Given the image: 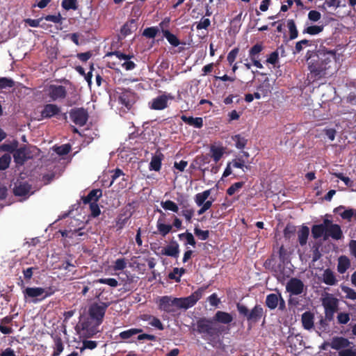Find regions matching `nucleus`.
<instances>
[{"mask_svg": "<svg viewBox=\"0 0 356 356\" xmlns=\"http://www.w3.org/2000/svg\"><path fill=\"white\" fill-rule=\"evenodd\" d=\"M306 57L309 70V77L315 81L325 77L328 71L335 65L337 51L320 46L315 52L308 51Z\"/></svg>", "mask_w": 356, "mask_h": 356, "instance_id": "nucleus-1", "label": "nucleus"}, {"mask_svg": "<svg viewBox=\"0 0 356 356\" xmlns=\"http://www.w3.org/2000/svg\"><path fill=\"white\" fill-rule=\"evenodd\" d=\"M207 287V286H202L185 298H174L171 296L159 297L156 301L158 309L168 314H173L178 309H187L192 307L202 297Z\"/></svg>", "mask_w": 356, "mask_h": 356, "instance_id": "nucleus-2", "label": "nucleus"}, {"mask_svg": "<svg viewBox=\"0 0 356 356\" xmlns=\"http://www.w3.org/2000/svg\"><path fill=\"white\" fill-rule=\"evenodd\" d=\"M194 330L212 346L220 342V335L225 332L224 326L215 323L212 318L206 317L197 320Z\"/></svg>", "mask_w": 356, "mask_h": 356, "instance_id": "nucleus-3", "label": "nucleus"}, {"mask_svg": "<svg viewBox=\"0 0 356 356\" xmlns=\"http://www.w3.org/2000/svg\"><path fill=\"white\" fill-rule=\"evenodd\" d=\"M236 309L239 315L246 319L248 325L250 327L259 322L262 318L265 319L266 317L263 307L258 304L255 305L251 310H249L245 305L238 302Z\"/></svg>", "mask_w": 356, "mask_h": 356, "instance_id": "nucleus-4", "label": "nucleus"}, {"mask_svg": "<svg viewBox=\"0 0 356 356\" xmlns=\"http://www.w3.org/2000/svg\"><path fill=\"white\" fill-rule=\"evenodd\" d=\"M111 305L110 302H101V304L93 303L88 309L90 318L95 321L97 325H100L104 317L106 309Z\"/></svg>", "mask_w": 356, "mask_h": 356, "instance_id": "nucleus-5", "label": "nucleus"}, {"mask_svg": "<svg viewBox=\"0 0 356 356\" xmlns=\"http://www.w3.org/2000/svg\"><path fill=\"white\" fill-rule=\"evenodd\" d=\"M322 305L325 309V318L328 322L332 321L338 310V300L334 297H327L323 299Z\"/></svg>", "mask_w": 356, "mask_h": 356, "instance_id": "nucleus-6", "label": "nucleus"}, {"mask_svg": "<svg viewBox=\"0 0 356 356\" xmlns=\"http://www.w3.org/2000/svg\"><path fill=\"white\" fill-rule=\"evenodd\" d=\"M13 193L15 196L21 197V200H25L33 194L32 185L27 181H17L15 184Z\"/></svg>", "mask_w": 356, "mask_h": 356, "instance_id": "nucleus-7", "label": "nucleus"}, {"mask_svg": "<svg viewBox=\"0 0 356 356\" xmlns=\"http://www.w3.org/2000/svg\"><path fill=\"white\" fill-rule=\"evenodd\" d=\"M70 118L72 121L79 127L84 126L88 119V113L83 108H74L70 110Z\"/></svg>", "mask_w": 356, "mask_h": 356, "instance_id": "nucleus-8", "label": "nucleus"}, {"mask_svg": "<svg viewBox=\"0 0 356 356\" xmlns=\"http://www.w3.org/2000/svg\"><path fill=\"white\" fill-rule=\"evenodd\" d=\"M264 47L261 44L257 43L252 46L249 50V58L253 65L257 68H263V65L260 62V53L262 51Z\"/></svg>", "mask_w": 356, "mask_h": 356, "instance_id": "nucleus-9", "label": "nucleus"}, {"mask_svg": "<svg viewBox=\"0 0 356 356\" xmlns=\"http://www.w3.org/2000/svg\"><path fill=\"white\" fill-rule=\"evenodd\" d=\"M15 162L18 165H23L26 161L31 159L32 156L31 152L26 146H23L16 149L13 154Z\"/></svg>", "mask_w": 356, "mask_h": 356, "instance_id": "nucleus-10", "label": "nucleus"}, {"mask_svg": "<svg viewBox=\"0 0 356 356\" xmlns=\"http://www.w3.org/2000/svg\"><path fill=\"white\" fill-rule=\"evenodd\" d=\"M286 289L291 295L298 296L303 292L304 284L300 280L293 277L287 282Z\"/></svg>", "mask_w": 356, "mask_h": 356, "instance_id": "nucleus-11", "label": "nucleus"}, {"mask_svg": "<svg viewBox=\"0 0 356 356\" xmlns=\"http://www.w3.org/2000/svg\"><path fill=\"white\" fill-rule=\"evenodd\" d=\"M352 343L346 338L343 337H334L328 345L331 348L338 350H344L349 348Z\"/></svg>", "mask_w": 356, "mask_h": 356, "instance_id": "nucleus-12", "label": "nucleus"}, {"mask_svg": "<svg viewBox=\"0 0 356 356\" xmlns=\"http://www.w3.org/2000/svg\"><path fill=\"white\" fill-rule=\"evenodd\" d=\"M118 101L119 104L124 106L128 110L131 109L134 103V93L131 91L125 90L120 93Z\"/></svg>", "mask_w": 356, "mask_h": 356, "instance_id": "nucleus-13", "label": "nucleus"}, {"mask_svg": "<svg viewBox=\"0 0 356 356\" xmlns=\"http://www.w3.org/2000/svg\"><path fill=\"white\" fill-rule=\"evenodd\" d=\"M67 91L63 86L51 85L49 88V96L53 101L58 99H64Z\"/></svg>", "mask_w": 356, "mask_h": 356, "instance_id": "nucleus-14", "label": "nucleus"}, {"mask_svg": "<svg viewBox=\"0 0 356 356\" xmlns=\"http://www.w3.org/2000/svg\"><path fill=\"white\" fill-rule=\"evenodd\" d=\"M60 113V108L56 104H47L43 107L41 111V116L42 118H51Z\"/></svg>", "mask_w": 356, "mask_h": 356, "instance_id": "nucleus-15", "label": "nucleus"}, {"mask_svg": "<svg viewBox=\"0 0 356 356\" xmlns=\"http://www.w3.org/2000/svg\"><path fill=\"white\" fill-rule=\"evenodd\" d=\"M168 106V103L166 102V98L162 95L152 99V101L149 102V107L152 110H163Z\"/></svg>", "mask_w": 356, "mask_h": 356, "instance_id": "nucleus-16", "label": "nucleus"}, {"mask_svg": "<svg viewBox=\"0 0 356 356\" xmlns=\"http://www.w3.org/2000/svg\"><path fill=\"white\" fill-rule=\"evenodd\" d=\"M233 319L234 318L231 314L223 311H217L212 318L215 323L221 324H229Z\"/></svg>", "mask_w": 356, "mask_h": 356, "instance_id": "nucleus-17", "label": "nucleus"}, {"mask_svg": "<svg viewBox=\"0 0 356 356\" xmlns=\"http://www.w3.org/2000/svg\"><path fill=\"white\" fill-rule=\"evenodd\" d=\"M164 155L159 151H157L152 157L151 161L149 165V170H154L159 172L161 168L162 161Z\"/></svg>", "mask_w": 356, "mask_h": 356, "instance_id": "nucleus-18", "label": "nucleus"}, {"mask_svg": "<svg viewBox=\"0 0 356 356\" xmlns=\"http://www.w3.org/2000/svg\"><path fill=\"white\" fill-rule=\"evenodd\" d=\"M102 195V191L101 189H92L86 196L82 197L81 200L84 204H91L93 202H97Z\"/></svg>", "mask_w": 356, "mask_h": 356, "instance_id": "nucleus-19", "label": "nucleus"}, {"mask_svg": "<svg viewBox=\"0 0 356 356\" xmlns=\"http://www.w3.org/2000/svg\"><path fill=\"white\" fill-rule=\"evenodd\" d=\"M138 28L137 20L134 19H129L127 21L121 28L120 32L122 35L126 37L130 35Z\"/></svg>", "mask_w": 356, "mask_h": 356, "instance_id": "nucleus-20", "label": "nucleus"}, {"mask_svg": "<svg viewBox=\"0 0 356 356\" xmlns=\"http://www.w3.org/2000/svg\"><path fill=\"white\" fill-rule=\"evenodd\" d=\"M330 236L334 240H339L343 236V232L341 227L337 224H334L328 227L326 230V237Z\"/></svg>", "mask_w": 356, "mask_h": 356, "instance_id": "nucleus-21", "label": "nucleus"}, {"mask_svg": "<svg viewBox=\"0 0 356 356\" xmlns=\"http://www.w3.org/2000/svg\"><path fill=\"white\" fill-rule=\"evenodd\" d=\"M179 253V246L177 241H172L170 245H168L162 250V254L166 256L177 258Z\"/></svg>", "mask_w": 356, "mask_h": 356, "instance_id": "nucleus-22", "label": "nucleus"}, {"mask_svg": "<svg viewBox=\"0 0 356 356\" xmlns=\"http://www.w3.org/2000/svg\"><path fill=\"white\" fill-rule=\"evenodd\" d=\"M181 119L186 124L195 128L200 129L203 127V119L200 117L193 118V116L188 117L185 115H182Z\"/></svg>", "mask_w": 356, "mask_h": 356, "instance_id": "nucleus-23", "label": "nucleus"}, {"mask_svg": "<svg viewBox=\"0 0 356 356\" xmlns=\"http://www.w3.org/2000/svg\"><path fill=\"white\" fill-rule=\"evenodd\" d=\"M181 206V215L185 218L186 220L188 222H191L192 218L194 216V209L190 208V205L187 200L182 201L179 203Z\"/></svg>", "mask_w": 356, "mask_h": 356, "instance_id": "nucleus-24", "label": "nucleus"}, {"mask_svg": "<svg viewBox=\"0 0 356 356\" xmlns=\"http://www.w3.org/2000/svg\"><path fill=\"white\" fill-rule=\"evenodd\" d=\"M323 282L327 285L333 286L337 283L338 280L332 270L326 268L323 273Z\"/></svg>", "mask_w": 356, "mask_h": 356, "instance_id": "nucleus-25", "label": "nucleus"}, {"mask_svg": "<svg viewBox=\"0 0 356 356\" xmlns=\"http://www.w3.org/2000/svg\"><path fill=\"white\" fill-rule=\"evenodd\" d=\"M314 314L310 312H305L302 314L301 321L305 330H309L314 327Z\"/></svg>", "mask_w": 356, "mask_h": 356, "instance_id": "nucleus-26", "label": "nucleus"}, {"mask_svg": "<svg viewBox=\"0 0 356 356\" xmlns=\"http://www.w3.org/2000/svg\"><path fill=\"white\" fill-rule=\"evenodd\" d=\"M210 152L211 157L213 161L217 163L218 162L225 152V148L222 146H216L214 145H211Z\"/></svg>", "mask_w": 356, "mask_h": 356, "instance_id": "nucleus-27", "label": "nucleus"}, {"mask_svg": "<svg viewBox=\"0 0 356 356\" xmlns=\"http://www.w3.org/2000/svg\"><path fill=\"white\" fill-rule=\"evenodd\" d=\"M280 293H270L267 295L265 304L266 306L270 309H275L278 306Z\"/></svg>", "mask_w": 356, "mask_h": 356, "instance_id": "nucleus-28", "label": "nucleus"}, {"mask_svg": "<svg viewBox=\"0 0 356 356\" xmlns=\"http://www.w3.org/2000/svg\"><path fill=\"white\" fill-rule=\"evenodd\" d=\"M309 234V229L306 225H302L298 232V239L300 246H305L307 243Z\"/></svg>", "mask_w": 356, "mask_h": 356, "instance_id": "nucleus-29", "label": "nucleus"}, {"mask_svg": "<svg viewBox=\"0 0 356 356\" xmlns=\"http://www.w3.org/2000/svg\"><path fill=\"white\" fill-rule=\"evenodd\" d=\"M45 292L44 289L41 287H27L24 291L25 297L38 298L42 296Z\"/></svg>", "mask_w": 356, "mask_h": 356, "instance_id": "nucleus-30", "label": "nucleus"}, {"mask_svg": "<svg viewBox=\"0 0 356 356\" xmlns=\"http://www.w3.org/2000/svg\"><path fill=\"white\" fill-rule=\"evenodd\" d=\"M350 259L346 256H341L339 258L337 270L339 273H344L350 267Z\"/></svg>", "mask_w": 356, "mask_h": 356, "instance_id": "nucleus-31", "label": "nucleus"}, {"mask_svg": "<svg viewBox=\"0 0 356 356\" xmlns=\"http://www.w3.org/2000/svg\"><path fill=\"white\" fill-rule=\"evenodd\" d=\"M156 227L159 233L163 237L169 234L172 229V225L163 223L161 218L157 221Z\"/></svg>", "mask_w": 356, "mask_h": 356, "instance_id": "nucleus-32", "label": "nucleus"}, {"mask_svg": "<svg viewBox=\"0 0 356 356\" xmlns=\"http://www.w3.org/2000/svg\"><path fill=\"white\" fill-rule=\"evenodd\" d=\"M98 283L107 284L111 287H116L118 285V282L115 278H100L95 280L92 282H88V284L92 286H95V285Z\"/></svg>", "mask_w": 356, "mask_h": 356, "instance_id": "nucleus-33", "label": "nucleus"}, {"mask_svg": "<svg viewBox=\"0 0 356 356\" xmlns=\"http://www.w3.org/2000/svg\"><path fill=\"white\" fill-rule=\"evenodd\" d=\"M325 235L326 238V230L322 225H314L312 227V236L314 239L321 238Z\"/></svg>", "mask_w": 356, "mask_h": 356, "instance_id": "nucleus-34", "label": "nucleus"}, {"mask_svg": "<svg viewBox=\"0 0 356 356\" xmlns=\"http://www.w3.org/2000/svg\"><path fill=\"white\" fill-rule=\"evenodd\" d=\"M287 28L289 32V39L294 40L298 36V31L295 21L292 19L287 20Z\"/></svg>", "mask_w": 356, "mask_h": 356, "instance_id": "nucleus-35", "label": "nucleus"}, {"mask_svg": "<svg viewBox=\"0 0 356 356\" xmlns=\"http://www.w3.org/2000/svg\"><path fill=\"white\" fill-rule=\"evenodd\" d=\"M54 352L51 356H59L64 349L62 339L60 337H56L54 339Z\"/></svg>", "mask_w": 356, "mask_h": 356, "instance_id": "nucleus-36", "label": "nucleus"}, {"mask_svg": "<svg viewBox=\"0 0 356 356\" xmlns=\"http://www.w3.org/2000/svg\"><path fill=\"white\" fill-rule=\"evenodd\" d=\"M211 194V190H206L202 193H197L195 196V202L196 204L199 207L202 206L207 201V199L209 197Z\"/></svg>", "mask_w": 356, "mask_h": 356, "instance_id": "nucleus-37", "label": "nucleus"}, {"mask_svg": "<svg viewBox=\"0 0 356 356\" xmlns=\"http://www.w3.org/2000/svg\"><path fill=\"white\" fill-rule=\"evenodd\" d=\"M168 42L173 47H178L180 44V41L178 38L172 33L170 31H164L163 35Z\"/></svg>", "mask_w": 356, "mask_h": 356, "instance_id": "nucleus-38", "label": "nucleus"}, {"mask_svg": "<svg viewBox=\"0 0 356 356\" xmlns=\"http://www.w3.org/2000/svg\"><path fill=\"white\" fill-rule=\"evenodd\" d=\"M161 205L162 208L165 210L171 211L175 213H177L179 211V207H178L177 204L175 202H174L173 201L170 200H166L165 202L162 201L161 202Z\"/></svg>", "mask_w": 356, "mask_h": 356, "instance_id": "nucleus-39", "label": "nucleus"}, {"mask_svg": "<svg viewBox=\"0 0 356 356\" xmlns=\"http://www.w3.org/2000/svg\"><path fill=\"white\" fill-rule=\"evenodd\" d=\"M232 140L235 143V146L239 149H243L247 144V139L241 136L240 134L232 136Z\"/></svg>", "mask_w": 356, "mask_h": 356, "instance_id": "nucleus-40", "label": "nucleus"}, {"mask_svg": "<svg viewBox=\"0 0 356 356\" xmlns=\"http://www.w3.org/2000/svg\"><path fill=\"white\" fill-rule=\"evenodd\" d=\"M141 332V329L131 328L120 332L119 336L122 339H128L132 336L140 333Z\"/></svg>", "mask_w": 356, "mask_h": 356, "instance_id": "nucleus-41", "label": "nucleus"}, {"mask_svg": "<svg viewBox=\"0 0 356 356\" xmlns=\"http://www.w3.org/2000/svg\"><path fill=\"white\" fill-rule=\"evenodd\" d=\"M323 26L314 25V26H310L305 28L303 30L302 33L304 34L307 33V34H309L312 35H317V34L320 33L321 32L323 31Z\"/></svg>", "mask_w": 356, "mask_h": 356, "instance_id": "nucleus-42", "label": "nucleus"}, {"mask_svg": "<svg viewBox=\"0 0 356 356\" xmlns=\"http://www.w3.org/2000/svg\"><path fill=\"white\" fill-rule=\"evenodd\" d=\"M341 291L346 293L345 298L352 300H356V291L349 286L341 285Z\"/></svg>", "mask_w": 356, "mask_h": 356, "instance_id": "nucleus-43", "label": "nucleus"}, {"mask_svg": "<svg viewBox=\"0 0 356 356\" xmlns=\"http://www.w3.org/2000/svg\"><path fill=\"white\" fill-rule=\"evenodd\" d=\"M72 147L69 143L56 147L54 151L60 156L67 155L71 151Z\"/></svg>", "mask_w": 356, "mask_h": 356, "instance_id": "nucleus-44", "label": "nucleus"}, {"mask_svg": "<svg viewBox=\"0 0 356 356\" xmlns=\"http://www.w3.org/2000/svg\"><path fill=\"white\" fill-rule=\"evenodd\" d=\"M186 272V270L183 268H175L173 269V272L172 273H170L169 274V278L170 279H172V280H175L176 282H179L180 281V277L184 274Z\"/></svg>", "mask_w": 356, "mask_h": 356, "instance_id": "nucleus-45", "label": "nucleus"}, {"mask_svg": "<svg viewBox=\"0 0 356 356\" xmlns=\"http://www.w3.org/2000/svg\"><path fill=\"white\" fill-rule=\"evenodd\" d=\"M159 31V29L156 26L147 27L143 31V35L147 38H154Z\"/></svg>", "mask_w": 356, "mask_h": 356, "instance_id": "nucleus-46", "label": "nucleus"}, {"mask_svg": "<svg viewBox=\"0 0 356 356\" xmlns=\"http://www.w3.org/2000/svg\"><path fill=\"white\" fill-rule=\"evenodd\" d=\"M296 227L291 224H287L283 231L284 236L286 239H290L296 233Z\"/></svg>", "mask_w": 356, "mask_h": 356, "instance_id": "nucleus-47", "label": "nucleus"}, {"mask_svg": "<svg viewBox=\"0 0 356 356\" xmlns=\"http://www.w3.org/2000/svg\"><path fill=\"white\" fill-rule=\"evenodd\" d=\"M11 161V156L5 154L0 157V170H4L9 167Z\"/></svg>", "mask_w": 356, "mask_h": 356, "instance_id": "nucleus-48", "label": "nucleus"}, {"mask_svg": "<svg viewBox=\"0 0 356 356\" xmlns=\"http://www.w3.org/2000/svg\"><path fill=\"white\" fill-rule=\"evenodd\" d=\"M61 6L67 10H75L77 9V0H63Z\"/></svg>", "mask_w": 356, "mask_h": 356, "instance_id": "nucleus-49", "label": "nucleus"}, {"mask_svg": "<svg viewBox=\"0 0 356 356\" xmlns=\"http://www.w3.org/2000/svg\"><path fill=\"white\" fill-rule=\"evenodd\" d=\"M15 82L12 79L7 77L0 78V89L10 88L14 87Z\"/></svg>", "mask_w": 356, "mask_h": 356, "instance_id": "nucleus-50", "label": "nucleus"}, {"mask_svg": "<svg viewBox=\"0 0 356 356\" xmlns=\"http://www.w3.org/2000/svg\"><path fill=\"white\" fill-rule=\"evenodd\" d=\"M18 146V142L17 140H13V143L7 144L4 143L1 146V149L5 152L13 153L15 152L17 147Z\"/></svg>", "mask_w": 356, "mask_h": 356, "instance_id": "nucleus-51", "label": "nucleus"}, {"mask_svg": "<svg viewBox=\"0 0 356 356\" xmlns=\"http://www.w3.org/2000/svg\"><path fill=\"white\" fill-rule=\"evenodd\" d=\"M311 41L307 39L302 40L299 42H297L295 46L294 54L300 53L305 47L310 46Z\"/></svg>", "mask_w": 356, "mask_h": 356, "instance_id": "nucleus-52", "label": "nucleus"}, {"mask_svg": "<svg viewBox=\"0 0 356 356\" xmlns=\"http://www.w3.org/2000/svg\"><path fill=\"white\" fill-rule=\"evenodd\" d=\"M243 181H238L233 184L227 189V194L229 195H233L236 191L241 188L244 185Z\"/></svg>", "mask_w": 356, "mask_h": 356, "instance_id": "nucleus-53", "label": "nucleus"}, {"mask_svg": "<svg viewBox=\"0 0 356 356\" xmlns=\"http://www.w3.org/2000/svg\"><path fill=\"white\" fill-rule=\"evenodd\" d=\"M194 234L197 236L202 241H205L208 239L209 236V230H202L199 227H195L194 229Z\"/></svg>", "mask_w": 356, "mask_h": 356, "instance_id": "nucleus-54", "label": "nucleus"}, {"mask_svg": "<svg viewBox=\"0 0 356 356\" xmlns=\"http://www.w3.org/2000/svg\"><path fill=\"white\" fill-rule=\"evenodd\" d=\"M107 56H115L118 58L122 60H130L131 58L134 57V55L133 54H124L120 51H111L110 53H108L107 54Z\"/></svg>", "mask_w": 356, "mask_h": 356, "instance_id": "nucleus-55", "label": "nucleus"}, {"mask_svg": "<svg viewBox=\"0 0 356 356\" xmlns=\"http://www.w3.org/2000/svg\"><path fill=\"white\" fill-rule=\"evenodd\" d=\"M57 268L59 270H67L68 272H74L75 266L69 261H63L58 265Z\"/></svg>", "mask_w": 356, "mask_h": 356, "instance_id": "nucleus-56", "label": "nucleus"}, {"mask_svg": "<svg viewBox=\"0 0 356 356\" xmlns=\"http://www.w3.org/2000/svg\"><path fill=\"white\" fill-rule=\"evenodd\" d=\"M127 266V261L124 258H120L115 261L113 265L114 270H122Z\"/></svg>", "mask_w": 356, "mask_h": 356, "instance_id": "nucleus-57", "label": "nucleus"}, {"mask_svg": "<svg viewBox=\"0 0 356 356\" xmlns=\"http://www.w3.org/2000/svg\"><path fill=\"white\" fill-rule=\"evenodd\" d=\"M270 85L269 83L264 82L258 86L257 90L261 92L263 97H266L270 92Z\"/></svg>", "mask_w": 356, "mask_h": 356, "instance_id": "nucleus-58", "label": "nucleus"}, {"mask_svg": "<svg viewBox=\"0 0 356 356\" xmlns=\"http://www.w3.org/2000/svg\"><path fill=\"white\" fill-rule=\"evenodd\" d=\"M238 51H239V49L237 47H235L229 52L227 57V60L229 65H232L233 63L235 61L236 58L238 54Z\"/></svg>", "mask_w": 356, "mask_h": 356, "instance_id": "nucleus-59", "label": "nucleus"}, {"mask_svg": "<svg viewBox=\"0 0 356 356\" xmlns=\"http://www.w3.org/2000/svg\"><path fill=\"white\" fill-rule=\"evenodd\" d=\"M339 356H356V348L350 346L339 352Z\"/></svg>", "mask_w": 356, "mask_h": 356, "instance_id": "nucleus-60", "label": "nucleus"}, {"mask_svg": "<svg viewBox=\"0 0 356 356\" xmlns=\"http://www.w3.org/2000/svg\"><path fill=\"white\" fill-rule=\"evenodd\" d=\"M230 163L232 164V165L234 168H241L243 171H244V168H245V169L250 168V166L245 165L244 161L241 160V159H234V160H232V162H230Z\"/></svg>", "mask_w": 356, "mask_h": 356, "instance_id": "nucleus-61", "label": "nucleus"}, {"mask_svg": "<svg viewBox=\"0 0 356 356\" xmlns=\"http://www.w3.org/2000/svg\"><path fill=\"white\" fill-rule=\"evenodd\" d=\"M42 17L46 21L52 22L56 24L61 23L62 21V17L60 13L58 15H48Z\"/></svg>", "mask_w": 356, "mask_h": 356, "instance_id": "nucleus-62", "label": "nucleus"}, {"mask_svg": "<svg viewBox=\"0 0 356 356\" xmlns=\"http://www.w3.org/2000/svg\"><path fill=\"white\" fill-rule=\"evenodd\" d=\"M337 321L339 324H346L350 321V315L348 313L340 312L337 315Z\"/></svg>", "mask_w": 356, "mask_h": 356, "instance_id": "nucleus-63", "label": "nucleus"}, {"mask_svg": "<svg viewBox=\"0 0 356 356\" xmlns=\"http://www.w3.org/2000/svg\"><path fill=\"white\" fill-rule=\"evenodd\" d=\"M105 291L104 288H95L91 293H92V296L97 298L99 301L102 302L103 300V293Z\"/></svg>", "mask_w": 356, "mask_h": 356, "instance_id": "nucleus-64", "label": "nucleus"}]
</instances>
